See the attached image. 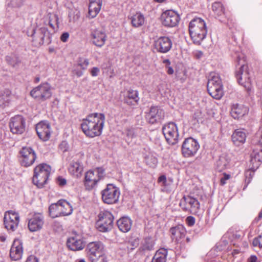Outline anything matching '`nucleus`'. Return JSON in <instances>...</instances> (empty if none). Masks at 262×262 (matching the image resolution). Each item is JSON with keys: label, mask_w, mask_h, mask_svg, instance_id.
Masks as SVG:
<instances>
[{"label": "nucleus", "mask_w": 262, "mask_h": 262, "mask_svg": "<svg viewBox=\"0 0 262 262\" xmlns=\"http://www.w3.org/2000/svg\"><path fill=\"white\" fill-rule=\"evenodd\" d=\"M19 153L21 165L23 166L27 167L32 165L36 159L35 152L30 147H23Z\"/></svg>", "instance_id": "nucleus-14"}, {"label": "nucleus", "mask_w": 262, "mask_h": 262, "mask_svg": "<svg viewBox=\"0 0 262 262\" xmlns=\"http://www.w3.org/2000/svg\"><path fill=\"white\" fill-rule=\"evenodd\" d=\"M179 205L183 211L194 214L198 212L200 206L198 200L189 195H184L181 200Z\"/></svg>", "instance_id": "nucleus-11"}, {"label": "nucleus", "mask_w": 262, "mask_h": 262, "mask_svg": "<svg viewBox=\"0 0 262 262\" xmlns=\"http://www.w3.org/2000/svg\"><path fill=\"white\" fill-rule=\"evenodd\" d=\"M161 19L164 26L168 27H173L178 25L180 20V17L175 11L168 10L162 14Z\"/></svg>", "instance_id": "nucleus-17"}, {"label": "nucleus", "mask_w": 262, "mask_h": 262, "mask_svg": "<svg viewBox=\"0 0 262 262\" xmlns=\"http://www.w3.org/2000/svg\"><path fill=\"white\" fill-rule=\"evenodd\" d=\"M253 143L255 144L262 145V126L259 127L255 137L253 140Z\"/></svg>", "instance_id": "nucleus-44"}, {"label": "nucleus", "mask_w": 262, "mask_h": 262, "mask_svg": "<svg viewBox=\"0 0 262 262\" xmlns=\"http://www.w3.org/2000/svg\"><path fill=\"white\" fill-rule=\"evenodd\" d=\"M252 245L254 247L258 246L262 248V233L253 239Z\"/></svg>", "instance_id": "nucleus-49"}, {"label": "nucleus", "mask_w": 262, "mask_h": 262, "mask_svg": "<svg viewBox=\"0 0 262 262\" xmlns=\"http://www.w3.org/2000/svg\"><path fill=\"white\" fill-rule=\"evenodd\" d=\"M170 231L171 233L172 239L178 242L180 241L181 239L184 237L186 233L184 227L182 225L171 228Z\"/></svg>", "instance_id": "nucleus-28"}, {"label": "nucleus", "mask_w": 262, "mask_h": 262, "mask_svg": "<svg viewBox=\"0 0 262 262\" xmlns=\"http://www.w3.org/2000/svg\"><path fill=\"white\" fill-rule=\"evenodd\" d=\"M67 246L70 250L79 251L84 248L85 242L80 236L76 235L68 238Z\"/></svg>", "instance_id": "nucleus-22"}, {"label": "nucleus", "mask_w": 262, "mask_h": 262, "mask_svg": "<svg viewBox=\"0 0 262 262\" xmlns=\"http://www.w3.org/2000/svg\"><path fill=\"white\" fill-rule=\"evenodd\" d=\"M220 86H223V84L219 75L215 73H211L207 83L208 92L212 93L214 90Z\"/></svg>", "instance_id": "nucleus-25"}, {"label": "nucleus", "mask_w": 262, "mask_h": 262, "mask_svg": "<svg viewBox=\"0 0 262 262\" xmlns=\"http://www.w3.org/2000/svg\"><path fill=\"white\" fill-rule=\"evenodd\" d=\"M172 45L171 40L166 36L160 37L154 42L155 49L160 53H167L171 49Z\"/></svg>", "instance_id": "nucleus-18"}, {"label": "nucleus", "mask_w": 262, "mask_h": 262, "mask_svg": "<svg viewBox=\"0 0 262 262\" xmlns=\"http://www.w3.org/2000/svg\"><path fill=\"white\" fill-rule=\"evenodd\" d=\"M50 171V166L46 164H40L36 166L34 169L32 179L33 184L38 188H42L47 183Z\"/></svg>", "instance_id": "nucleus-4"}, {"label": "nucleus", "mask_w": 262, "mask_h": 262, "mask_svg": "<svg viewBox=\"0 0 262 262\" xmlns=\"http://www.w3.org/2000/svg\"><path fill=\"white\" fill-rule=\"evenodd\" d=\"M145 162L149 166L155 167L157 165L158 160L155 156L149 154L145 157Z\"/></svg>", "instance_id": "nucleus-41"}, {"label": "nucleus", "mask_w": 262, "mask_h": 262, "mask_svg": "<svg viewBox=\"0 0 262 262\" xmlns=\"http://www.w3.org/2000/svg\"><path fill=\"white\" fill-rule=\"evenodd\" d=\"M103 202L107 204H113L117 203L120 195L119 189L112 184H108L101 192Z\"/></svg>", "instance_id": "nucleus-8"}, {"label": "nucleus", "mask_w": 262, "mask_h": 262, "mask_svg": "<svg viewBox=\"0 0 262 262\" xmlns=\"http://www.w3.org/2000/svg\"><path fill=\"white\" fill-rule=\"evenodd\" d=\"M212 9L216 16H220L224 14L225 8L223 4L219 2H215L212 5Z\"/></svg>", "instance_id": "nucleus-38"}, {"label": "nucleus", "mask_w": 262, "mask_h": 262, "mask_svg": "<svg viewBox=\"0 0 262 262\" xmlns=\"http://www.w3.org/2000/svg\"><path fill=\"white\" fill-rule=\"evenodd\" d=\"M30 95L36 101L43 102L51 97V87L48 83L41 84L34 88L30 92Z\"/></svg>", "instance_id": "nucleus-7"}, {"label": "nucleus", "mask_w": 262, "mask_h": 262, "mask_svg": "<svg viewBox=\"0 0 262 262\" xmlns=\"http://www.w3.org/2000/svg\"><path fill=\"white\" fill-rule=\"evenodd\" d=\"M162 132L167 143L174 145L178 141L179 134L176 124L173 122H169L162 127Z\"/></svg>", "instance_id": "nucleus-12"}, {"label": "nucleus", "mask_w": 262, "mask_h": 262, "mask_svg": "<svg viewBox=\"0 0 262 262\" xmlns=\"http://www.w3.org/2000/svg\"><path fill=\"white\" fill-rule=\"evenodd\" d=\"M202 55H203V53L202 52H199V53H198L195 54V56L198 58H201L202 56Z\"/></svg>", "instance_id": "nucleus-64"}, {"label": "nucleus", "mask_w": 262, "mask_h": 262, "mask_svg": "<svg viewBox=\"0 0 262 262\" xmlns=\"http://www.w3.org/2000/svg\"><path fill=\"white\" fill-rule=\"evenodd\" d=\"M57 182L59 186H63L66 184L67 180L61 177H59L57 179Z\"/></svg>", "instance_id": "nucleus-57"}, {"label": "nucleus", "mask_w": 262, "mask_h": 262, "mask_svg": "<svg viewBox=\"0 0 262 262\" xmlns=\"http://www.w3.org/2000/svg\"><path fill=\"white\" fill-rule=\"evenodd\" d=\"M131 23L134 27L138 28L143 25L145 22L144 15L140 12L136 13L130 17Z\"/></svg>", "instance_id": "nucleus-35"}, {"label": "nucleus", "mask_w": 262, "mask_h": 262, "mask_svg": "<svg viewBox=\"0 0 262 262\" xmlns=\"http://www.w3.org/2000/svg\"><path fill=\"white\" fill-rule=\"evenodd\" d=\"M36 131L38 137L42 141L48 140L51 135V126L48 121H42L36 125Z\"/></svg>", "instance_id": "nucleus-19"}, {"label": "nucleus", "mask_w": 262, "mask_h": 262, "mask_svg": "<svg viewBox=\"0 0 262 262\" xmlns=\"http://www.w3.org/2000/svg\"><path fill=\"white\" fill-rule=\"evenodd\" d=\"M59 147L60 149L63 152H64L67 151L68 148V144L67 142L62 141L59 145Z\"/></svg>", "instance_id": "nucleus-54"}, {"label": "nucleus", "mask_w": 262, "mask_h": 262, "mask_svg": "<svg viewBox=\"0 0 262 262\" xmlns=\"http://www.w3.org/2000/svg\"><path fill=\"white\" fill-rule=\"evenodd\" d=\"M230 178V175L226 173H223V177L221 178L220 184L222 186L226 183V181Z\"/></svg>", "instance_id": "nucleus-53"}, {"label": "nucleus", "mask_w": 262, "mask_h": 262, "mask_svg": "<svg viewBox=\"0 0 262 262\" xmlns=\"http://www.w3.org/2000/svg\"><path fill=\"white\" fill-rule=\"evenodd\" d=\"M249 109L243 105H234L231 110V115L234 119H239L248 113Z\"/></svg>", "instance_id": "nucleus-30"}, {"label": "nucleus", "mask_w": 262, "mask_h": 262, "mask_svg": "<svg viewBox=\"0 0 262 262\" xmlns=\"http://www.w3.org/2000/svg\"><path fill=\"white\" fill-rule=\"evenodd\" d=\"M69 38V33L68 32H64L60 36V40L63 42H66L68 41V38Z\"/></svg>", "instance_id": "nucleus-58"}, {"label": "nucleus", "mask_w": 262, "mask_h": 262, "mask_svg": "<svg viewBox=\"0 0 262 262\" xmlns=\"http://www.w3.org/2000/svg\"><path fill=\"white\" fill-rule=\"evenodd\" d=\"M23 254V242L19 239L14 240L10 250V257L12 260L20 259Z\"/></svg>", "instance_id": "nucleus-21"}, {"label": "nucleus", "mask_w": 262, "mask_h": 262, "mask_svg": "<svg viewBox=\"0 0 262 262\" xmlns=\"http://www.w3.org/2000/svg\"><path fill=\"white\" fill-rule=\"evenodd\" d=\"M103 245L100 242L90 243L86 246V255L92 262H106V256L103 253Z\"/></svg>", "instance_id": "nucleus-3"}, {"label": "nucleus", "mask_w": 262, "mask_h": 262, "mask_svg": "<svg viewBox=\"0 0 262 262\" xmlns=\"http://www.w3.org/2000/svg\"><path fill=\"white\" fill-rule=\"evenodd\" d=\"M117 225L121 232L126 233L130 230L132 221L128 217L124 216L117 221Z\"/></svg>", "instance_id": "nucleus-31"}, {"label": "nucleus", "mask_w": 262, "mask_h": 262, "mask_svg": "<svg viewBox=\"0 0 262 262\" xmlns=\"http://www.w3.org/2000/svg\"><path fill=\"white\" fill-rule=\"evenodd\" d=\"M104 170L101 167L87 171L84 176V184L85 188L91 190L104 177Z\"/></svg>", "instance_id": "nucleus-6"}, {"label": "nucleus", "mask_w": 262, "mask_h": 262, "mask_svg": "<svg viewBox=\"0 0 262 262\" xmlns=\"http://www.w3.org/2000/svg\"><path fill=\"white\" fill-rule=\"evenodd\" d=\"M186 222L189 226H192L195 223V218L192 216H189L186 218Z\"/></svg>", "instance_id": "nucleus-55"}, {"label": "nucleus", "mask_w": 262, "mask_h": 262, "mask_svg": "<svg viewBox=\"0 0 262 262\" xmlns=\"http://www.w3.org/2000/svg\"><path fill=\"white\" fill-rule=\"evenodd\" d=\"M89 64V60L86 58L83 57H80L78 60V66H79L81 69L83 70H85L87 69V67Z\"/></svg>", "instance_id": "nucleus-45"}, {"label": "nucleus", "mask_w": 262, "mask_h": 262, "mask_svg": "<svg viewBox=\"0 0 262 262\" xmlns=\"http://www.w3.org/2000/svg\"><path fill=\"white\" fill-rule=\"evenodd\" d=\"M100 7L94 8L93 7L89 6V14L91 18L95 17L100 10Z\"/></svg>", "instance_id": "nucleus-47"}, {"label": "nucleus", "mask_w": 262, "mask_h": 262, "mask_svg": "<svg viewBox=\"0 0 262 262\" xmlns=\"http://www.w3.org/2000/svg\"><path fill=\"white\" fill-rule=\"evenodd\" d=\"M30 36L32 37V41L38 45L44 43L49 44L51 41L50 34L46 27L32 29Z\"/></svg>", "instance_id": "nucleus-10"}, {"label": "nucleus", "mask_w": 262, "mask_h": 262, "mask_svg": "<svg viewBox=\"0 0 262 262\" xmlns=\"http://www.w3.org/2000/svg\"><path fill=\"white\" fill-rule=\"evenodd\" d=\"M114 220V216L110 211H100L98 214V220L96 223L97 229L103 232L110 231L113 227Z\"/></svg>", "instance_id": "nucleus-5"}, {"label": "nucleus", "mask_w": 262, "mask_h": 262, "mask_svg": "<svg viewBox=\"0 0 262 262\" xmlns=\"http://www.w3.org/2000/svg\"><path fill=\"white\" fill-rule=\"evenodd\" d=\"M9 126L13 134H21L25 131L26 120L21 115L15 116L11 118Z\"/></svg>", "instance_id": "nucleus-16"}, {"label": "nucleus", "mask_w": 262, "mask_h": 262, "mask_svg": "<svg viewBox=\"0 0 262 262\" xmlns=\"http://www.w3.org/2000/svg\"><path fill=\"white\" fill-rule=\"evenodd\" d=\"M164 63L166 64V67L168 66L170 64V61L169 59H166L163 60V62Z\"/></svg>", "instance_id": "nucleus-63"}, {"label": "nucleus", "mask_w": 262, "mask_h": 262, "mask_svg": "<svg viewBox=\"0 0 262 262\" xmlns=\"http://www.w3.org/2000/svg\"><path fill=\"white\" fill-rule=\"evenodd\" d=\"M60 211V206L58 204V201L57 203L51 204L49 208V215L52 218L61 216Z\"/></svg>", "instance_id": "nucleus-37"}, {"label": "nucleus", "mask_w": 262, "mask_h": 262, "mask_svg": "<svg viewBox=\"0 0 262 262\" xmlns=\"http://www.w3.org/2000/svg\"><path fill=\"white\" fill-rule=\"evenodd\" d=\"M213 98L216 99H221L223 96V86H220L214 90L213 92L208 93Z\"/></svg>", "instance_id": "nucleus-42"}, {"label": "nucleus", "mask_w": 262, "mask_h": 262, "mask_svg": "<svg viewBox=\"0 0 262 262\" xmlns=\"http://www.w3.org/2000/svg\"><path fill=\"white\" fill-rule=\"evenodd\" d=\"M73 73L78 77L83 75V72L77 69H74L73 70Z\"/></svg>", "instance_id": "nucleus-60"}, {"label": "nucleus", "mask_w": 262, "mask_h": 262, "mask_svg": "<svg viewBox=\"0 0 262 262\" xmlns=\"http://www.w3.org/2000/svg\"><path fill=\"white\" fill-rule=\"evenodd\" d=\"M139 99V93L137 91L129 90L124 97L123 101L124 103L128 105L135 106L138 104Z\"/></svg>", "instance_id": "nucleus-27"}, {"label": "nucleus", "mask_w": 262, "mask_h": 262, "mask_svg": "<svg viewBox=\"0 0 262 262\" xmlns=\"http://www.w3.org/2000/svg\"><path fill=\"white\" fill-rule=\"evenodd\" d=\"M58 204L60 206L61 216H67L72 214L73 208L71 204L64 200L58 201Z\"/></svg>", "instance_id": "nucleus-34"}, {"label": "nucleus", "mask_w": 262, "mask_h": 262, "mask_svg": "<svg viewBox=\"0 0 262 262\" xmlns=\"http://www.w3.org/2000/svg\"><path fill=\"white\" fill-rule=\"evenodd\" d=\"M100 72V70L97 67H94L91 71V74L92 76H97Z\"/></svg>", "instance_id": "nucleus-59"}, {"label": "nucleus", "mask_w": 262, "mask_h": 262, "mask_svg": "<svg viewBox=\"0 0 262 262\" xmlns=\"http://www.w3.org/2000/svg\"><path fill=\"white\" fill-rule=\"evenodd\" d=\"M10 97L11 92L8 90H5L0 95V105H7L10 101Z\"/></svg>", "instance_id": "nucleus-39"}, {"label": "nucleus", "mask_w": 262, "mask_h": 262, "mask_svg": "<svg viewBox=\"0 0 262 262\" xmlns=\"http://www.w3.org/2000/svg\"><path fill=\"white\" fill-rule=\"evenodd\" d=\"M105 119L103 113H94L88 115L81 124L82 132L90 138L99 136L102 134Z\"/></svg>", "instance_id": "nucleus-1"}, {"label": "nucleus", "mask_w": 262, "mask_h": 262, "mask_svg": "<svg viewBox=\"0 0 262 262\" xmlns=\"http://www.w3.org/2000/svg\"><path fill=\"white\" fill-rule=\"evenodd\" d=\"M43 224V215L40 213L35 214L29 220L28 228L31 232L37 231L42 228Z\"/></svg>", "instance_id": "nucleus-23"}, {"label": "nucleus", "mask_w": 262, "mask_h": 262, "mask_svg": "<svg viewBox=\"0 0 262 262\" xmlns=\"http://www.w3.org/2000/svg\"><path fill=\"white\" fill-rule=\"evenodd\" d=\"M23 5V0H11L10 2V5L14 8H19Z\"/></svg>", "instance_id": "nucleus-52"}, {"label": "nucleus", "mask_w": 262, "mask_h": 262, "mask_svg": "<svg viewBox=\"0 0 262 262\" xmlns=\"http://www.w3.org/2000/svg\"><path fill=\"white\" fill-rule=\"evenodd\" d=\"M260 159L259 158V154H257L255 153V151H253V154L251 155V163L252 164H254L255 162H257L256 167H258V165L260 164Z\"/></svg>", "instance_id": "nucleus-51"}, {"label": "nucleus", "mask_w": 262, "mask_h": 262, "mask_svg": "<svg viewBox=\"0 0 262 262\" xmlns=\"http://www.w3.org/2000/svg\"><path fill=\"white\" fill-rule=\"evenodd\" d=\"M125 133L126 137L128 138V140L130 139H133V138L136 137L135 129L134 128H127L125 130Z\"/></svg>", "instance_id": "nucleus-50"}, {"label": "nucleus", "mask_w": 262, "mask_h": 262, "mask_svg": "<svg viewBox=\"0 0 262 262\" xmlns=\"http://www.w3.org/2000/svg\"><path fill=\"white\" fill-rule=\"evenodd\" d=\"M102 1L101 0H97V2H90L89 4L90 7H93L94 8H97V7H101Z\"/></svg>", "instance_id": "nucleus-56"}, {"label": "nucleus", "mask_w": 262, "mask_h": 262, "mask_svg": "<svg viewBox=\"0 0 262 262\" xmlns=\"http://www.w3.org/2000/svg\"><path fill=\"white\" fill-rule=\"evenodd\" d=\"M83 169V165L78 162H71L69 167L70 173L77 178L82 176Z\"/></svg>", "instance_id": "nucleus-32"}, {"label": "nucleus", "mask_w": 262, "mask_h": 262, "mask_svg": "<svg viewBox=\"0 0 262 262\" xmlns=\"http://www.w3.org/2000/svg\"><path fill=\"white\" fill-rule=\"evenodd\" d=\"M164 117V112L157 106H152L149 112L146 114V118L150 124H154L161 121Z\"/></svg>", "instance_id": "nucleus-20"}, {"label": "nucleus", "mask_w": 262, "mask_h": 262, "mask_svg": "<svg viewBox=\"0 0 262 262\" xmlns=\"http://www.w3.org/2000/svg\"><path fill=\"white\" fill-rule=\"evenodd\" d=\"M231 159L229 156L226 154L221 155L215 163V169L219 172H221L230 166Z\"/></svg>", "instance_id": "nucleus-26"}, {"label": "nucleus", "mask_w": 262, "mask_h": 262, "mask_svg": "<svg viewBox=\"0 0 262 262\" xmlns=\"http://www.w3.org/2000/svg\"><path fill=\"white\" fill-rule=\"evenodd\" d=\"M19 222V215L13 211L6 212L4 217L5 228L9 231H14L18 227Z\"/></svg>", "instance_id": "nucleus-15"}, {"label": "nucleus", "mask_w": 262, "mask_h": 262, "mask_svg": "<svg viewBox=\"0 0 262 262\" xmlns=\"http://www.w3.org/2000/svg\"><path fill=\"white\" fill-rule=\"evenodd\" d=\"M200 148L198 142L192 138H188L184 141L182 147V154L184 157L188 158L195 155Z\"/></svg>", "instance_id": "nucleus-13"}, {"label": "nucleus", "mask_w": 262, "mask_h": 262, "mask_svg": "<svg viewBox=\"0 0 262 262\" xmlns=\"http://www.w3.org/2000/svg\"><path fill=\"white\" fill-rule=\"evenodd\" d=\"M257 257L256 256H251L248 260V262H256Z\"/></svg>", "instance_id": "nucleus-62"}, {"label": "nucleus", "mask_w": 262, "mask_h": 262, "mask_svg": "<svg viewBox=\"0 0 262 262\" xmlns=\"http://www.w3.org/2000/svg\"><path fill=\"white\" fill-rule=\"evenodd\" d=\"M58 17L56 15H53L49 16V20L48 21L49 25L53 30L57 29L58 28Z\"/></svg>", "instance_id": "nucleus-43"}, {"label": "nucleus", "mask_w": 262, "mask_h": 262, "mask_svg": "<svg viewBox=\"0 0 262 262\" xmlns=\"http://www.w3.org/2000/svg\"><path fill=\"white\" fill-rule=\"evenodd\" d=\"M235 76L238 83L245 87L249 94L250 95L252 85L248 70V66L242 63L239 69L236 71Z\"/></svg>", "instance_id": "nucleus-9"}, {"label": "nucleus", "mask_w": 262, "mask_h": 262, "mask_svg": "<svg viewBox=\"0 0 262 262\" xmlns=\"http://www.w3.org/2000/svg\"><path fill=\"white\" fill-rule=\"evenodd\" d=\"M92 43L98 47H102L106 39V35L102 30H94L91 33Z\"/></svg>", "instance_id": "nucleus-24"}, {"label": "nucleus", "mask_w": 262, "mask_h": 262, "mask_svg": "<svg viewBox=\"0 0 262 262\" xmlns=\"http://www.w3.org/2000/svg\"><path fill=\"white\" fill-rule=\"evenodd\" d=\"M155 242L151 237L144 238L141 244L140 250L141 251L146 252L150 251L154 249Z\"/></svg>", "instance_id": "nucleus-33"}, {"label": "nucleus", "mask_w": 262, "mask_h": 262, "mask_svg": "<svg viewBox=\"0 0 262 262\" xmlns=\"http://www.w3.org/2000/svg\"><path fill=\"white\" fill-rule=\"evenodd\" d=\"M6 60L9 64L13 67L20 62L18 57L14 54H11L7 56L6 57Z\"/></svg>", "instance_id": "nucleus-40"}, {"label": "nucleus", "mask_w": 262, "mask_h": 262, "mask_svg": "<svg viewBox=\"0 0 262 262\" xmlns=\"http://www.w3.org/2000/svg\"><path fill=\"white\" fill-rule=\"evenodd\" d=\"M167 250L164 248L159 249L154 255L151 262H166Z\"/></svg>", "instance_id": "nucleus-36"}, {"label": "nucleus", "mask_w": 262, "mask_h": 262, "mask_svg": "<svg viewBox=\"0 0 262 262\" xmlns=\"http://www.w3.org/2000/svg\"><path fill=\"white\" fill-rule=\"evenodd\" d=\"M254 170H251L250 169H249L247 170L245 172V182L248 184L250 183L253 175H254Z\"/></svg>", "instance_id": "nucleus-48"}, {"label": "nucleus", "mask_w": 262, "mask_h": 262, "mask_svg": "<svg viewBox=\"0 0 262 262\" xmlns=\"http://www.w3.org/2000/svg\"><path fill=\"white\" fill-rule=\"evenodd\" d=\"M232 140L236 146H239L245 143L246 139V134L244 129H237L232 135Z\"/></svg>", "instance_id": "nucleus-29"}, {"label": "nucleus", "mask_w": 262, "mask_h": 262, "mask_svg": "<svg viewBox=\"0 0 262 262\" xmlns=\"http://www.w3.org/2000/svg\"><path fill=\"white\" fill-rule=\"evenodd\" d=\"M189 32L193 43L200 45L206 37L207 32L204 20L200 17L192 19L189 25Z\"/></svg>", "instance_id": "nucleus-2"}, {"label": "nucleus", "mask_w": 262, "mask_h": 262, "mask_svg": "<svg viewBox=\"0 0 262 262\" xmlns=\"http://www.w3.org/2000/svg\"><path fill=\"white\" fill-rule=\"evenodd\" d=\"M158 183L160 184L162 187L164 188L162 191H165L164 189H166L169 186V184L167 183L166 177L165 175H162L158 178Z\"/></svg>", "instance_id": "nucleus-46"}, {"label": "nucleus", "mask_w": 262, "mask_h": 262, "mask_svg": "<svg viewBox=\"0 0 262 262\" xmlns=\"http://www.w3.org/2000/svg\"><path fill=\"white\" fill-rule=\"evenodd\" d=\"M166 68L167 69V74H168L169 75H172L174 71L172 67L168 66L166 67Z\"/></svg>", "instance_id": "nucleus-61"}]
</instances>
